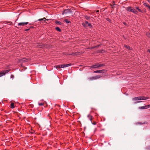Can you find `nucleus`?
<instances>
[{"instance_id":"nucleus-1","label":"nucleus","mask_w":150,"mask_h":150,"mask_svg":"<svg viewBox=\"0 0 150 150\" xmlns=\"http://www.w3.org/2000/svg\"><path fill=\"white\" fill-rule=\"evenodd\" d=\"M126 10L129 12H132L135 14H137L138 12L131 6L128 7L126 8Z\"/></svg>"},{"instance_id":"nucleus-2","label":"nucleus","mask_w":150,"mask_h":150,"mask_svg":"<svg viewBox=\"0 0 150 150\" xmlns=\"http://www.w3.org/2000/svg\"><path fill=\"white\" fill-rule=\"evenodd\" d=\"M71 65V64H62V65H58L57 66H54V67H55L56 68L58 69L61 68H64L67 67H68L69 66H70Z\"/></svg>"},{"instance_id":"nucleus-3","label":"nucleus","mask_w":150,"mask_h":150,"mask_svg":"<svg viewBox=\"0 0 150 150\" xmlns=\"http://www.w3.org/2000/svg\"><path fill=\"white\" fill-rule=\"evenodd\" d=\"M101 77V76L100 75H97L96 76H95L92 77H90L89 79L91 80H94L97 79H99Z\"/></svg>"},{"instance_id":"nucleus-4","label":"nucleus","mask_w":150,"mask_h":150,"mask_svg":"<svg viewBox=\"0 0 150 150\" xmlns=\"http://www.w3.org/2000/svg\"><path fill=\"white\" fill-rule=\"evenodd\" d=\"M10 70H5L0 72V77L4 75L6 73L9 72Z\"/></svg>"},{"instance_id":"nucleus-5","label":"nucleus","mask_w":150,"mask_h":150,"mask_svg":"<svg viewBox=\"0 0 150 150\" xmlns=\"http://www.w3.org/2000/svg\"><path fill=\"white\" fill-rule=\"evenodd\" d=\"M106 70L105 69H103L100 70H97L94 71V72L95 73H103L106 72Z\"/></svg>"},{"instance_id":"nucleus-6","label":"nucleus","mask_w":150,"mask_h":150,"mask_svg":"<svg viewBox=\"0 0 150 150\" xmlns=\"http://www.w3.org/2000/svg\"><path fill=\"white\" fill-rule=\"evenodd\" d=\"M71 11L70 9L69 10L68 9H66L64 10V11L63 12L62 14H67L68 13H71Z\"/></svg>"},{"instance_id":"nucleus-7","label":"nucleus","mask_w":150,"mask_h":150,"mask_svg":"<svg viewBox=\"0 0 150 150\" xmlns=\"http://www.w3.org/2000/svg\"><path fill=\"white\" fill-rule=\"evenodd\" d=\"M149 98L147 97H145L144 96L139 97V100H146L149 99Z\"/></svg>"},{"instance_id":"nucleus-8","label":"nucleus","mask_w":150,"mask_h":150,"mask_svg":"<svg viewBox=\"0 0 150 150\" xmlns=\"http://www.w3.org/2000/svg\"><path fill=\"white\" fill-rule=\"evenodd\" d=\"M28 24V22H21L19 23L18 24V26H20L21 25L24 26L25 25H26Z\"/></svg>"},{"instance_id":"nucleus-9","label":"nucleus","mask_w":150,"mask_h":150,"mask_svg":"<svg viewBox=\"0 0 150 150\" xmlns=\"http://www.w3.org/2000/svg\"><path fill=\"white\" fill-rule=\"evenodd\" d=\"M81 53L80 52H77L74 53H73L71 54H70L74 56H77L80 54Z\"/></svg>"},{"instance_id":"nucleus-10","label":"nucleus","mask_w":150,"mask_h":150,"mask_svg":"<svg viewBox=\"0 0 150 150\" xmlns=\"http://www.w3.org/2000/svg\"><path fill=\"white\" fill-rule=\"evenodd\" d=\"M90 67L91 68H96L98 67H98V64H96L95 65H94L91 67Z\"/></svg>"},{"instance_id":"nucleus-11","label":"nucleus","mask_w":150,"mask_h":150,"mask_svg":"<svg viewBox=\"0 0 150 150\" xmlns=\"http://www.w3.org/2000/svg\"><path fill=\"white\" fill-rule=\"evenodd\" d=\"M85 24H86L87 25H88L89 27L90 28H91L92 27V26L91 25V24L90 23H89L88 22L86 21H85Z\"/></svg>"},{"instance_id":"nucleus-12","label":"nucleus","mask_w":150,"mask_h":150,"mask_svg":"<svg viewBox=\"0 0 150 150\" xmlns=\"http://www.w3.org/2000/svg\"><path fill=\"white\" fill-rule=\"evenodd\" d=\"M148 108V107L147 106H142L139 107V108L140 109H147Z\"/></svg>"},{"instance_id":"nucleus-13","label":"nucleus","mask_w":150,"mask_h":150,"mask_svg":"<svg viewBox=\"0 0 150 150\" xmlns=\"http://www.w3.org/2000/svg\"><path fill=\"white\" fill-rule=\"evenodd\" d=\"M132 100L134 101H135L139 100V97H135V98H132Z\"/></svg>"},{"instance_id":"nucleus-14","label":"nucleus","mask_w":150,"mask_h":150,"mask_svg":"<svg viewBox=\"0 0 150 150\" xmlns=\"http://www.w3.org/2000/svg\"><path fill=\"white\" fill-rule=\"evenodd\" d=\"M144 5L149 9L150 10V6L149 4H147V3H144Z\"/></svg>"},{"instance_id":"nucleus-15","label":"nucleus","mask_w":150,"mask_h":150,"mask_svg":"<svg viewBox=\"0 0 150 150\" xmlns=\"http://www.w3.org/2000/svg\"><path fill=\"white\" fill-rule=\"evenodd\" d=\"M47 21L48 20V19H46L45 18H41V19H39L38 21Z\"/></svg>"},{"instance_id":"nucleus-16","label":"nucleus","mask_w":150,"mask_h":150,"mask_svg":"<svg viewBox=\"0 0 150 150\" xmlns=\"http://www.w3.org/2000/svg\"><path fill=\"white\" fill-rule=\"evenodd\" d=\"M87 117L89 118L90 120L91 121V120H92V118L93 117L92 116L90 115H88Z\"/></svg>"},{"instance_id":"nucleus-17","label":"nucleus","mask_w":150,"mask_h":150,"mask_svg":"<svg viewBox=\"0 0 150 150\" xmlns=\"http://www.w3.org/2000/svg\"><path fill=\"white\" fill-rule=\"evenodd\" d=\"M11 108H13L15 106H14V103H12L11 104Z\"/></svg>"},{"instance_id":"nucleus-18","label":"nucleus","mask_w":150,"mask_h":150,"mask_svg":"<svg viewBox=\"0 0 150 150\" xmlns=\"http://www.w3.org/2000/svg\"><path fill=\"white\" fill-rule=\"evenodd\" d=\"M29 60V59H26L25 58H23L22 59V61L23 62H26Z\"/></svg>"},{"instance_id":"nucleus-19","label":"nucleus","mask_w":150,"mask_h":150,"mask_svg":"<svg viewBox=\"0 0 150 150\" xmlns=\"http://www.w3.org/2000/svg\"><path fill=\"white\" fill-rule=\"evenodd\" d=\"M136 8L139 12H142V13L143 12V11L142 10H141L140 9H139L138 7H136Z\"/></svg>"},{"instance_id":"nucleus-20","label":"nucleus","mask_w":150,"mask_h":150,"mask_svg":"<svg viewBox=\"0 0 150 150\" xmlns=\"http://www.w3.org/2000/svg\"><path fill=\"white\" fill-rule=\"evenodd\" d=\"M55 29L57 31L59 32L61 31V30L58 27H56Z\"/></svg>"},{"instance_id":"nucleus-21","label":"nucleus","mask_w":150,"mask_h":150,"mask_svg":"<svg viewBox=\"0 0 150 150\" xmlns=\"http://www.w3.org/2000/svg\"><path fill=\"white\" fill-rule=\"evenodd\" d=\"M145 122H144V123H142V122H137L136 123V124L137 125H142V124H145Z\"/></svg>"},{"instance_id":"nucleus-22","label":"nucleus","mask_w":150,"mask_h":150,"mask_svg":"<svg viewBox=\"0 0 150 150\" xmlns=\"http://www.w3.org/2000/svg\"><path fill=\"white\" fill-rule=\"evenodd\" d=\"M82 25L85 27H87V26L86 25V24H85V22L83 23H82Z\"/></svg>"},{"instance_id":"nucleus-23","label":"nucleus","mask_w":150,"mask_h":150,"mask_svg":"<svg viewBox=\"0 0 150 150\" xmlns=\"http://www.w3.org/2000/svg\"><path fill=\"white\" fill-rule=\"evenodd\" d=\"M64 21L67 23H70V21H68L67 19H65Z\"/></svg>"},{"instance_id":"nucleus-24","label":"nucleus","mask_w":150,"mask_h":150,"mask_svg":"<svg viewBox=\"0 0 150 150\" xmlns=\"http://www.w3.org/2000/svg\"><path fill=\"white\" fill-rule=\"evenodd\" d=\"M104 65H105V64H98V67H102V66H104Z\"/></svg>"},{"instance_id":"nucleus-25","label":"nucleus","mask_w":150,"mask_h":150,"mask_svg":"<svg viewBox=\"0 0 150 150\" xmlns=\"http://www.w3.org/2000/svg\"><path fill=\"white\" fill-rule=\"evenodd\" d=\"M85 18L87 20H89L90 19V17L88 16H85Z\"/></svg>"},{"instance_id":"nucleus-26","label":"nucleus","mask_w":150,"mask_h":150,"mask_svg":"<svg viewBox=\"0 0 150 150\" xmlns=\"http://www.w3.org/2000/svg\"><path fill=\"white\" fill-rule=\"evenodd\" d=\"M61 22L58 21H57L56 22V23L57 24H61Z\"/></svg>"},{"instance_id":"nucleus-27","label":"nucleus","mask_w":150,"mask_h":150,"mask_svg":"<svg viewBox=\"0 0 150 150\" xmlns=\"http://www.w3.org/2000/svg\"><path fill=\"white\" fill-rule=\"evenodd\" d=\"M142 102V101H136V102H134V103L135 104H136V103H140V102Z\"/></svg>"},{"instance_id":"nucleus-28","label":"nucleus","mask_w":150,"mask_h":150,"mask_svg":"<svg viewBox=\"0 0 150 150\" xmlns=\"http://www.w3.org/2000/svg\"><path fill=\"white\" fill-rule=\"evenodd\" d=\"M125 47L126 48H127V49H129V48H130L129 46H128L126 45L125 46Z\"/></svg>"},{"instance_id":"nucleus-29","label":"nucleus","mask_w":150,"mask_h":150,"mask_svg":"<svg viewBox=\"0 0 150 150\" xmlns=\"http://www.w3.org/2000/svg\"><path fill=\"white\" fill-rule=\"evenodd\" d=\"M91 123H92V124H93V125H96V122H92V121H91Z\"/></svg>"},{"instance_id":"nucleus-30","label":"nucleus","mask_w":150,"mask_h":150,"mask_svg":"<svg viewBox=\"0 0 150 150\" xmlns=\"http://www.w3.org/2000/svg\"><path fill=\"white\" fill-rule=\"evenodd\" d=\"M147 35L148 37L150 38V33L147 34Z\"/></svg>"},{"instance_id":"nucleus-31","label":"nucleus","mask_w":150,"mask_h":150,"mask_svg":"<svg viewBox=\"0 0 150 150\" xmlns=\"http://www.w3.org/2000/svg\"><path fill=\"white\" fill-rule=\"evenodd\" d=\"M39 105L40 106L42 105H43V103H40L39 104Z\"/></svg>"},{"instance_id":"nucleus-32","label":"nucleus","mask_w":150,"mask_h":150,"mask_svg":"<svg viewBox=\"0 0 150 150\" xmlns=\"http://www.w3.org/2000/svg\"><path fill=\"white\" fill-rule=\"evenodd\" d=\"M113 5H111V4L110 5L111 6H113V5H115V2L114 1L113 2Z\"/></svg>"},{"instance_id":"nucleus-33","label":"nucleus","mask_w":150,"mask_h":150,"mask_svg":"<svg viewBox=\"0 0 150 150\" xmlns=\"http://www.w3.org/2000/svg\"><path fill=\"white\" fill-rule=\"evenodd\" d=\"M106 20H107V21H110V20L109 18H107L106 19Z\"/></svg>"},{"instance_id":"nucleus-34","label":"nucleus","mask_w":150,"mask_h":150,"mask_svg":"<svg viewBox=\"0 0 150 150\" xmlns=\"http://www.w3.org/2000/svg\"><path fill=\"white\" fill-rule=\"evenodd\" d=\"M30 30V29H26V30H25V31H28V30Z\"/></svg>"},{"instance_id":"nucleus-35","label":"nucleus","mask_w":150,"mask_h":150,"mask_svg":"<svg viewBox=\"0 0 150 150\" xmlns=\"http://www.w3.org/2000/svg\"><path fill=\"white\" fill-rule=\"evenodd\" d=\"M146 106H147V107H148V108L150 107V105H147Z\"/></svg>"},{"instance_id":"nucleus-36","label":"nucleus","mask_w":150,"mask_h":150,"mask_svg":"<svg viewBox=\"0 0 150 150\" xmlns=\"http://www.w3.org/2000/svg\"><path fill=\"white\" fill-rule=\"evenodd\" d=\"M99 11H98V10H97V11H96V13H98V12H99Z\"/></svg>"},{"instance_id":"nucleus-37","label":"nucleus","mask_w":150,"mask_h":150,"mask_svg":"<svg viewBox=\"0 0 150 150\" xmlns=\"http://www.w3.org/2000/svg\"><path fill=\"white\" fill-rule=\"evenodd\" d=\"M147 1L150 3V0H147Z\"/></svg>"},{"instance_id":"nucleus-38","label":"nucleus","mask_w":150,"mask_h":150,"mask_svg":"<svg viewBox=\"0 0 150 150\" xmlns=\"http://www.w3.org/2000/svg\"><path fill=\"white\" fill-rule=\"evenodd\" d=\"M103 51H103V50H102V52H101L102 53H103Z\"/></svg>"},{"instance_id":"nucleus-39","label":"nucleus","mask_w":150,"mask_h":150,"mask_svg":"<svg viewBox=\"0 0 150 150\" xmlns=\"http://www.w3.org/2000/svg\"><path fill=\"white\" fill-rule=\"evenodd\" d=\"M124 24H126V23L125 22H124L123 23Z\"/></svg>"},{"instance_id":"nucleus-40","label":"nucleus","mask_w":150,"mask_h":150,"mask_svg":"<svg viewBox=\"0 0 150 150\" xmlns=\"http://www.w3.org/2000/svg\"><path fill=\"white\" fill-rule=\"evenodd\" d=\"M113 7H113V6H112V8H113Z\"/></svg>"},{"instance_id":"nucleus-41","label":"nucleus","mask_w":150,"mask_h":150,"mask_svg":"<svg viewBox=\"0 0 150 150\" xmlns=\"http://www.w3.org/2000/svg\"><path fill=\"white\" fill-rule=\"evenodd\" d=\"M33 28V27H30V28Z\"/></svg>"}]
</instances>
